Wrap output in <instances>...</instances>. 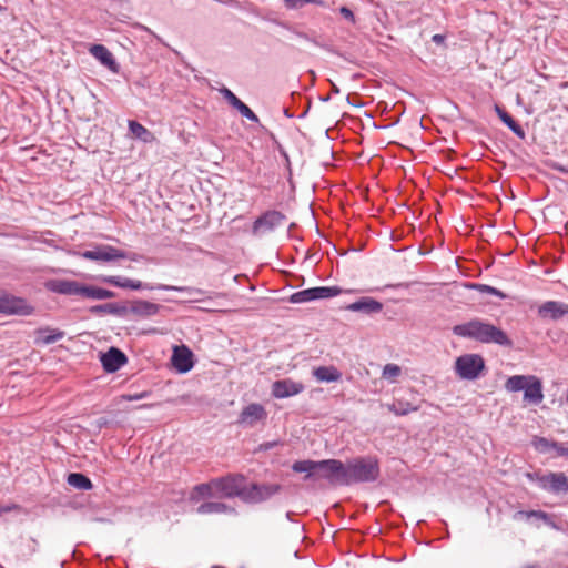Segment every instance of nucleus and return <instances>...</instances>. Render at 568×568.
<instances>
[{"mask_svg": "<svg viewBox=\"0 0 568 568\" xmlns=\"http://www.w3.org/2000/svg\"><path fill=\"white\" fill-rule=\"evenodd\" d=\"M220 93L223 95V98L233 106L239 104L241 101L230 89L226 87H223L220 89Z\"/></svg>", "mask_w": 568, "mask_h": 568, "instance_id": "42", "label": "nucleus"}, {"mask_svg": "<svg viewBox=\"0 0 568 568\" xmlns=\"http://www.w3.org/2000/svg\"><path fill=\"white\" fill-rule=\"evenodd\" d=\"M149 396V392H141L136 394H125L122 396V398L126 402H135L143 398H146Z\"/></svg>", "mask_w": 568, "mask_h": 568, "instance_id": "44", "label": "nucleus"}, {"mask_svg": "<svg viewBox=\"0 0 568 568\" xmlns=\"http://www.w3.org/2000/svg\"><path fill=\"white\" fill-rule=\"evenodd\" d=\"M82 296L91 300L102 301L113 298L115 293L103 287L84 285Z\"/></svg>", "mask_w": 568, "mask_h": 568, "instance_id": "27", "label": "nucleus"}, {"mask_svg": "<svg viewBox=\"0 0 568 568\" xmlns=\"http://www.w3.org/2000/svg\"><path fill=\"white\" fill-rule=\"evenodd\" d=\"M552 449L556 450L558 456H564L566 447L562 444L555 442V446H552Z\"/></svg>", "mask_w": 568, "mask_h": 568, "instance_id": "50", "label": "nucleus"}, {"mask_svg": "<svg viewBox=\"0 0 568 568\" xmlns=\"http://www.w3.org/2000/svg\"><path fill=\"white\" fill-rule=\"evenodd\" d=\"M564 457H567L568 458V447H566L565 452H564Z\"/></svg>", "mask_w": 568, "mask_h": 568, "instance_id": "54", "label": "nucleus"}, {"mask_svg": "<svg viewBox=\"0 0 568 568\" xmlns=\"http://www.w3.org/2000/svg\"><path fill=\"white\" fill-rule=\"evenodd\" d=\"M525 477L531 481V483H536L540 489H542L544 487V484L546 481V474H540L538 471H534V473H526L525 474Z\"/></svg>", "mask_w": 568, "mask_h": 568, "instance_id": "41", "label": "nucleus"}, {"mask_svg": "<svg viewBox=\"0 0 568 568\" xmlns=\"http://www.w3.org/2000/svg\"><path fill=\"white\" fill-rule=\"evenodd\" d=\"M124 258L136 262L139 261L140 256L136 253H126V256H124L122 260Z\"/></svg>", "mask_w": 568, "mask_h": 568, "instance_id": "52", "label": "nucleus"}, {"mask_svg": "<svg viewBox=\"0 0 568 568\" xmlns=\"http://www.w3.org/2000/svg\"><path fill=\"white\" fill-rule=\"evenodd\" d=\"M45 235H53L51 231H45L41 234V237L39 239V242L49 245L51 247L58 248V245L54 240L48 239Z\"/></svg>", "mask_w": 568, "mask_h": 568, "instance_id": "45", "label": "nucleus"}, {"mask_svg": "<svg viewBox=\"0 0 568 568\" xmlns=\"http://www.w3.org/2000/svg\"><path fill=\"white\" fill-rule=\"evenodd\" d=\"M89 312L93 315L111 314L118 317H125L129 314V308L125 304L121 303H105L91 306Z\"/></svg>", "mask_w": 568, "mask_h": 568, "instance_id": "23", "label": "nucleus"}, {"mask_svg": "<svg viewBox=\"0 0 568 568\" xmlns=\"http://www.w3.org/2000/svg\"><path fill=\"white\" fill-rule=\"evenodd\" d=\"M452 332L455 336L469 338L483 344H497L509 347L513 342L501 328L483 321L473 318L466 323L453 326Z\"/></svg>", "mask_w": 568, "mask_h": 568, "instance_id": "1", "label": "nucleus"}, {"mask_svg": "<svg viewBox=\"0 0 568 568\" xmlns=\"http://www.w3.org/2000/svg\"><path fill=\"white\" fill-rule=\"evenodd\" d=\"M351 312H361L364 314H376L383 310V304L373 297H361L345 307Z\"/></svg>", "mask_w": 568, "mask_h": 568, "instance_id": "21", "label": "nucleus"}, {"mask_svg": "<svg viewBox=\"0 0 568 568\" xmlns=\"http://www.w3.org/2000/svg\"><path fill=\"white\" fill-rule=\"evenodd\" d=\"M65 333L59 328L40 327L34 332V343L37 345H50L61 341Z\"/></svg>", "mask_w": 568, "mask_h": 568, "instance_id": "22", "label": "nucleus"}, {"mask_svg": "<svg viewBox=\"0 0 568 568\" xmlns=\"http://www.w3.org/2000/svg\"><path fill=\"white\" fill-rule=\"evenodd\" d=\"M344 468V463L339 459H306L292 465L293 471L305 474V479H325L333 486H345Z\"/></svg>", "mask_w": 568, "mask_h": 568, "instance_id": "2", "label": "nucleus"}, {"mask_svg": "<svg viewBox=\"0 0 568 568\" xmlns=\"http://www.w3.org/2000/svg\"><path fill=\"white\" fill-rule=\"evenodd\" d=\"M339 13H341V14H342L346 20L352 21V22H354V21H355V16H354L353 11H352L349 8H347V7H345V6H344V7H341V8H339Z\"/></svg>", "mask_w": 568, "mask_h": 568, "instance_id": "47", "label": "nucleus"}, {"mask_svg": "<svg viewBox=\"0 0 568 568\" xmlns=\"http://www.w3.org/2000/svg\"><path fill=\"white\" fill-rule=\"evenodd\" d=\"M387 408L396 416H405L408 415L409 413L417 412L419 409V406L403 398H399L396 399L393 404L387 405Z\"/></svg>", "mask_w": 568, "mask_h": 568, "instance_id": "30", "label": "nucleus"}, {"mask_svg": "<svg viewBox=\"0 0 568 568\" xmlns=\"http://www.w3.org/2000/svg\"><path fill=\"white\" fill-rule=\"evenodd\" d=\"M197 514L207 515V514H225V513H234V509L229 505L220 501H206L200 505L196 509Z\"/></svg>", "mask_w": 568, "mask_h": 568, "instance_id": "28", "label": "nucleus"}, {"mask_svg": "<svg viewBox=\"0 0 568 568\" xmlns=\"http://www.w3.org/2000/svg\"><path fill=\"white\" fill-rule=\"evenodd\" d=\"M130 133L144 143H150L154 140V135L144 125L135 120H129L128 123Z\"/></svg>", "mask_w": 568, "mask_h": 568, "instance_id": "29", "label": "nucleus"}, {"mask_svg": "<svg viewBox=\"0 0 568 568\" xmlns=\"http://www.w3.org/2000/svg\"><path fill=\"white\" fill-rule=\"evenodd\" d=\"M234 109H236L242 116L246 118L252 122L257 123L260 121L258 116L242 100L239 102L237 105H235Z\"/></svg>", "mask_w": 568, "mask_h": 568, "instance_id": "37", "label": "nucleus"}, {"mask_svg": "<svg viewBox=\"0 0 568 568\" xmlns=\"http://www.w3.org/2000/svg\"><path fill=\"white\" fill-rule=\"evenodd\" d=\"M287 217L277 210H268L262 213L252 224V234L260 236L273 232L286 222Z\"/></svg>", "mask_w": 568, "mask_h": 568, "instance_id": "7", "label": "nucleus"}, {"mask_svg": "<svg viewBox=\"0 0 568 568\" xmlns=\"http://www.w3.org/2000/svg\"><path fill=\"white\" fill-rule=\"evenodd\" d=\"M402 373V369L396 364H386L383 368L382 376L385 379H395L397 378Z\"/></svg>", "mask_w": 568, "mask_h": 568, "instance_id": "38", "label": "nucleus"}, {"mask_svg": "<svg viewBox=\"0 0 568 568\" xmlns=\"http://www.w3.org/2000/svg\"><path fill=\"white\" fill-rule=\"evenodd\" d=\"M100 361L106 373H115L126 364V355L116 347H110L108 352L101 353Z\"/></svg>", "mask_w": 568, "mask_h": 568, "instance_id": "14", "label": "nucleus"}, {"mask_svg": "<svg viewBox=\"0 0 568 568\" xmlns=\"http://www.w3.org/2000/svg\"><path fill=\"white\" fill-rule=\"evenodd\" d=\"M542 490L557 496H568V477L565 473H547Z\"/></svg>", "mask_w": 568, "mask_h": 568, "instance_id": "15", "label": "nucleus"}, {"mask_svg": "<svg viewBox=\"0 0 568 568\" xmlns=\"http://www.w3.org/2000/svg\"><path fill=\"white\" fill-rule=\"evenodd\" d=\"M285 115L288 116V118L292 116L291 114H288L287 110H285Z\"/></svg>", "mask_w": 568, "mask_h": 568, "instance_id": "56", "label": "nucleus"}, {"mask_svg": "<svg viewBox=\"0 0 568 568\" xmlns=\"http://www.w3.org/2000/svg\"><path fill=\"white\" fill-rule=\"evenodd\" d=\"M246 479L243 475H227L213 479L215 491L225 498L239 497L243 500Z\"/></svg>", "mask_w": 568, "mask_h": 568, "instance_id": "5", "label": "nucleus"}, {"mask_svg": "<svg viewBox=\"0 0 568 568\" xmlns=\"http://www.w3.org/2000/svg\"><path fill=\"white\" fill-rule=\"evenodd\" d=\"M524 400L531 405H539L544 400L541 379L530 375L529 383L524 388Z\"/></svg>", "mask_w": 568, "mask_h": 568, "instance_id": "18", "label": "nucleus"}, {"mask_svg": "<svg viewBox=\"0 0 568 568\" xmlns=\"http://www.w3.org/2000/svg\"><path fill=\"white\" fill-rule=\"evenodd\" d=\"M278 484H245L243 501L248 504H258L268 500L281 490Z\"/></svg>", "mask_w": 568, "mask_h": 568, "instance_id": "8", "label": "nucleus"}, {"mask_svg": "<svg viewBox=\"0 0 568 568\" xmlns=\"http://www.w3.org/2000/svg\"><path fill=\"white\" fill-rule=\"evenodd\" d=\"M217 495L215 491V486L213 485V480L210 483L199 484L196 485L190 496L192 501H196L200 498H211Z\"/></svg>", "mask_w": 568, "mask_h": 568, "instance_id": "31", "label": "nucleus"}, {"mask_svg": "<svg viewBox=\"0 0 568 568\" xmlns=\"http://www.w3.org/2000/svg\"><path fill=\"white\" fill-rule=\"evenodd\" d=\"M495 111L500 119V121L518 138L524 139L525 138V131L521 128L520 124H518L513 116L506 112L503 108L499 105H495Z\"/></svg>", "mask_w": 568, "mask_h": 568, "instance_id": "26", "label": "nucleus"}, {"mask_svg": "<svg viewBox=\"0 0 568 568\" xmlns=\"http://www.w3.org/2000/svg\"><path fill=\"white\" fill-rule=\"evenodd\" d=\"M532 445L536 450L539 453H547L550 449H552V446H555V442H551L545 437H535L532 440Z\"/></svg>", "mask_w": 568, "mask_h": 568, "instance_id": "36", "label": "nucleus"}, {"mask_svg": "<svg viewBox=\"0 0 568 568\" xmlns=\"http://www.w3.org/2000/svg\"><path fill=\"white\" fill-rule=\"evenodd\" d=\"M163 284H151V283H143L138 280H131L130 283V290L139 291V290H148V291H161L159 287Z\"/></svg>", "mask_w": 568, "mask_h": 568, "instance_id": "39", "label": "nucleus"}, {"mask_svg": "<svg viewBox=\"0 0 568 568\" xmlns=\"http://www.w3.org/2000/svg\"><path fill=\"white\" fill-rule=\"evenodd\" d=\"M296 34H297L301 39L307 40V41H310V42L314 43V44H315V45H317V47H321V48H323V49H327V47H326V45L321 44L316 39L311 38V37H310L308 34H306V33L297 32Z\"/></svg>", "mask_w": 568, "mask_h": 568, "instance_id": "48", "label": "nucleus"}, {"mask_svg": "<svg viewBox=\"0 0 568 568\" xmlns=\"http://www.w3.org/2000/svg\"><path fill=\"white\" fill-rule=\"evenodd\" d=\"M538 315L544 320L558 321L568 315V304L559 301H547L538 307Z\"/></svg>", "mask_w": 568, "mask_h": 568, "instance_id": "17", "label": "nucleus"}, {"mask_svg": "<svg viewBox=\"0 0 568 568\" xmlns=\"http://www.w3.org/2000/svg\"><path fill=\"white\" fill-rule=\"evenodd\" d=\"M84 284L72 280H51L47 283L50 292L62 295H80L82 296Z\"/></svg>", "mask_w": 568, "mask_h": 568, "instance_id": "16", "label": "nucleus"}, {"mask_svg": "<svg viewBox=\"0 0 568 568\" xmlns=\"http://www.w3.org/2000/svg\"><path fill=\"white\" fill-rule=\"evenodd\" d=\"M529 378L530 375H513L507 378L505 388L510 393L521 392L527 386V382L529 383Z\"/></svg>", "mask_w": 568, "mask_h": 568, "instance_id": "32", "label": "nucleus"}, {"mask_svg": "<svg viewBox=\"0 0 568 568\" xmlns=\"http://www.w3.org/2000/svg\"><path fill=\"white\" fill-rule=\"evenodd\" d=\"M90 53L102 65L106 67L110 71L118 73L119 64L113 58L110 50L103 44H93L90 48Z\"/></svg>", "mask_w": 568, "mask_h": 568, "instance_id": "20", "label": "nucleus"}, {"mask_svg": "<svg viewBox=\"0 0 568 568\" xmlns=\"http://www.w3.org/2000/svg\"><path fill=\"white\" fill-rule=\"evenodd\" d=\"M68 484L81 490H90L93 487L89 477L81 473H71L67 479Z\"/></svg>", "mask_w": 568, "mask_h": 568, "instance_id": "33", "label": "nucleus"}, {"mask_svg": "<svg viewBox=\"0 0 568 568\" xmlns=\"http://www.w3.org/2000/svg\"><path fill=\"white\" fill-rule=\"evenodd\" d=\"M34 308L24 298L0 292V313L7 315H31Z\"/></svg>", "mask_w": 568, "mask_h": 568, "instance_id": "9", "label": "nucleus"}, {"mask_svg": "<svg viewBox=\"0 0 568 568\" xmlns=\"http://www.w3.org/2000/svg\"><path fill=\"white\" fill-rule=\"evenodd\" d=\"M554 168H555L556 170L560 171V172H564V173L568 172V170H566V169H565L564 166H561V165H555Z\"/></svg>", "mask_w": 568, "mask_h": 568, "instance_id": "53", "label": "nucleus"}, {"mask_svg": "<svg viewBox=\"0 0 568 568\" xmlns=\"http://www.w3.org/2000/svg\"><path fill=\"white\" fill-rule=\"evenodd\" d=\"M79 255L84 260L109 263L123 258L126 252L112 245H95L92 250L83 251Z\"/></svg>", "mask_w": 568, "mask_h": 568, "instance_id": "10", "label": "nucleus"}, {"mask_svg": "<svg viewBox=\"0 0 568 568\" xmlns=\"http://www.w3.org/2000/svg\"><path fill=\"white\" fill-rule=\"evenodd\" d=\"M313 376L317 382L333 383L342 378V373L333 365L318 366L313 369Z\"/></svg>", "mask_w": 568, "mask_h": 568, "instance_id": "24", "label": "nucleus"}, {"mask_svg": "<svg viewBox=\"0 0 568 568\" xmlns=\"http://www.w3.org/2000/svg\"><path fill=\"white\" fill-rule=\"evenodd\" d=\"M539 519L542 520L547 526L551 527V528H558L555 520H554V517L549 514H547L546 511H542V514H539Z\"/></svg>", "mask_w": 568, "mask_h": 568, "instance_id": "46", "label": "nucleus"}, {"mask_svg": "<svg viewBox=\"0 0 568 568\" xmlns=\"http://www.w3.org/2000/svg\"><path fill=\"white\" fill-rule=\"evenodd\" d=\"M333 91H334L335 93H338V92H339L338 88H337V87H335V85H333Z\"/></svg>", "mask_w": 568, "mask_h": 568, "instance_id": "55", "label": "nucleus"}, {"mask_svg": "<svg viewBox=\"0 0 568 568\" xmlns=\"http://www.w3.org/2000/svg\"><path fill=\"white\" fill-rule=\"evenodd\" d=\"M161 291H172V292H181L186 293L190 296H193L192 302H201L209 297V292L202 288L193 287V286H175V285H162L159 287Z\"/></svg>", "mask_w": 568, "mask_h": 568, "instance_id": "25", "label": "nucleus"}, {"mask_svg": "<svg viewBox=\"0 0 568 568\" xmlns=\"http://www.w3.org/2000/svg\"><path fill=\"white\" fill-rule=\"evenodd\" d=\"M304 390V385L291 378L275 381L272 384V396L278 399L295 396Z\"/></svg>", "mask_w": 568, "mask_h": 568, "instance_id": "13", "label": "nucleus"}, {"mask_svg": "<svg viewBox=\"0 0 568 568\" xmlns=\"http://www.w3.org/2000/svg\"><path fill=\"white\" fill-rule=\"evenodd\" d=\"M465 286L467 288L477 291V292H479L481 294H490V295L497 296V297H499L501 300L507 297V295L504 292H501L500 290H498L496 287L487 285V284L467 283V284H465Z\"/></svg>", "mask_w": 568, "mask_h": 568, "instance_id": "34", "label": "nucleus"}, {"mask_svg": "<svg viewBox=\"0 0 568 568\" xmlns=\"http://www.w3.org/2000/svg\"><path fill=\"white\" fill-rule=\"evenodd\" d=\"M192 351L185 346H175L173 348V354L171 357V362L175 371L180 374H186L190 372L194 366V358H193Z\"/></svg>", "mask_w": 568, "mask_h": 568, "instance_id": "11", "label": "nucleus"}, {"mask_svg": "<svg viewBox=\"0 0 568 568\" xmlns=\"http://www.w3.org/2000/svg\"><path fill=\"white\" fill-rule=\"evenodd\" d=\"M162 307L163 306L160 304L152 303L145 300L133 301L131 305L128 306L129 313L142 318L158 315Z\"/></svg>", "mask_w": 568, "mask_h": 568, "instance_id": "19", "label": "nucleus"}, {"mask_svg": "<svg viewBox=\"0 0 568 568\" xmlns=\"http://www.w3.org/2000/svg\"><path fill=\"white\" fill-rule=\"evenodd\" d=\"M345 486L369 484L381 476L379 460L376 456H358L344 463Z\"/></svg>", "mask_w": 568, "mask_h": 568, "instance_id": "3", "label": "nucleus"}, {"mask_svg": "<svg viewBox=\"0 0 568 568\" xmlns=\"http://www.w3.org/2000/svg\"><path fill=\"white\" fill-rule=\"evenodd\" d=\"M485 369V361L479 354H464L455 361V372L462 379H477Z\"/></svg>", "mask_w": 568, "mask_h": 568, "instance_id": "4", "label": "nucleus"}, {"mask_svg": "<svg viewBox=\"0 0 568 568\" xmlns=\"http://www.w3.org/2000/svg\"><path fill=\"white\" fill-rule=\"evenodd\" d=\"M284 2L288 9H295L305 3L323 4L322 0H284Z\"/></svg>", "mask_w": 568, "mask_h": 568, "instance_id": "43", "label": "nucleus"}, {"mask_svg": "<svg viewBox=\"0 0 568 568\" xmlns=\"http://www.w3.org/2000/svg\"><path fill=\"white\" fill-rule=\"evenodd\" d=\"M341 293L342 288L339 286H316L293 293L288 301L293 304H302L335 297Z\"/></svg>", "mask_w": 568, "mask_h": 568, "instance_id": "6", "label": "nucleus"}, {"mask_svg": "<svg viewBox=\"0 0 568 568\" xmlns=\"http://www.w3.org/2000/svg\"><path fill=\"white\" fill-rule=\"evenodd\" d=\"M539 514H542V510H519V511H516L515 515H514V519L516 520H519V519H530V518H536V519H539Z\"/></svg>", "mask_w": 568, "mask_h": 568, "instance_id": "40", "label": "nucleus"}, {"mask_svg": "<svg viewBox=\"0 0 568 568\" xmlns=\"http://www.w3.org/2000/svg\"><path fill=\"white\" fill-rule=\"evenodd\" d=\"M267 418V412L263 405L258 403H252L245 406L239 415L237 423L246 427H253L258 422Z\"/></svg>", "mask_w": 568, "mask_h": 568, "instance_id": "12", "label": "nucleus"}, {"mask_svg": "<svg viewBox=\"0 0 568 568\" xmlns=\"http://www.w3.org/2000/svg\"><path fill=\"white\" fill-rule=\"evenodd\" d=\"M432 40H433V42H435L437 44H442L445 41V36H443V34H434L432 37Z\"/></svg>", "mask_w": 568, "mask_h": 568, "instance_id": "51", "label": "nucleus"}, {"mask_svg": "<svg viewBox=\"0 0 568 568\" xmlns=\"http://www.w3.org/2000/svg\"><path fill=\"white\" fill-rule=\"evenodd\" d=\"M18 508H19V506L16 505V504H9V505L0 506V515L10 513V511L16 510Z\"/></svg>", "mask_w": 568, "mask_h": 568, "instance_id": "49", "label": "nucleus"}, {"mask_svg": "<svg viewBox=\"0 0 568 568\" xmlns=\"http://www.w3.org/2000/svg\"><path fill=\"white\" fill-rule=\"evenodd\" d=\"M131 280L132 278H129V277H124V276H115V275H110V276H105L103 277V282L106 283V284H110V285H113L115 287H120V288H128L130 290V283H131Z\"/></svg>", "mask_w": 568, "mask_h": 568, "instance_id": "35", "label": "nucleus"}]
</instances>
